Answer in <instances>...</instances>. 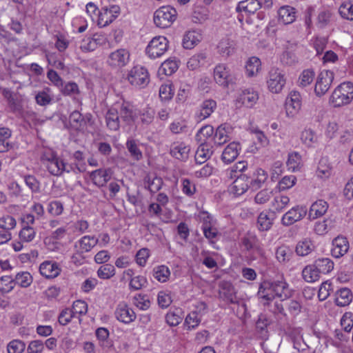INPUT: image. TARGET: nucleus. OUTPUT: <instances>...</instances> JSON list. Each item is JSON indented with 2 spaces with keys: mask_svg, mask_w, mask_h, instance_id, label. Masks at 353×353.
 <instances>
[{
  "mask_svg": "<svg viewBox=\"0 0 353 353\" xmlns=\"http://www.w3.org/2000/svg\"><path fill=\"white\" fill-rule=\"evenodd\" d=\"M41 161L47 170L54 176H60L63 172L84 171L83 165L79 164L74 165L72 163H66L53 151L45 152L41 157Z\"/></svg>",
  "mask_w": 353,
  "mask_h": 353,
  "instance_id": "1",
  "label": "nucleus"
},
{
  "mask_svg": "<svg viewBox=\"0 0 353 353\" xmlns=\"http://www.w3.org/2000/svg\"><path fill=\"white\" fill-rule=\"evenodd\" d=\"M353 100V83L350 81L341 83L332 92L330 103L334 107L350 104Z\"/></svg>",
  "mask_w": 353,
  "mask_h": 353,
  "instance_id": "2",
  "label": "nucleus"
},
{
  "mask_svg": "<svg viewBox=\"0 0 353 353\" xmlns=\"http://www.w3.org/2000/svg\"><path fill=\"white\" fill-rule=\"evenodd\" d=\"M126 80L134 88L142 89L148 85L150 74L145 68L137 65L128 71Z\"/></svg>",
  "mask_w": 353,
  "mask_h": 353,
  "instance_id": "3",
  "label": "nucleus"
},
{
  "mask_svg": "<svg viewBox=\"0 0 353 353\" xmlns=\"http://www.w3.org/2000/svg\"><path fill=\"white\" fill-rule=\"evenodd\" d=\"M287 82L285 73L278 68H272L268 74L266 85L268 90L272 94H280Z\"/></svg>",
  "mask_w": 353,
  "mask_h": 353,
  "instance_id": "4",
  "label": "nucleus"
},
{
  "mask_svg": "<svg viewBox=\"0 0 353 353\" xmlns=\"http://www.w3.org/2000/svg\"><path fill=\"white\" fill-rule=\"evenodd\" d=\"M169 48V41L164 36L153 37L145 48V54L151 59L162 57Z\"/></svg>",
  "mask_w": 353,
  "mask_h": 353,
  "instance_id": "5",
  "label": "nucleus"
},
{
  "mask_svg": "<svg viewBox=\"0 0 353 353\" xmlns=\"http://www.w3.org/2000/svg\"><path fill=\"white\" fill-rule=\"evenodd\" d=\"M176 10L171 6H161L154 13V23L161 28L170 27L176 20Z\"/></svg>",
  "mask_w": 353,
  "mask_h": 353,
  "instance_id": "6",
  "label": "nucleus"
},
{
  "mask_svg": "<svg viewBox=\"0 0 353 353\" xmlns=\"http://www.w3.org/2000/svg\"><path fill=\"white\" fill-rule=\"evenodd\" d=\"M130 61V52L125 48H119L108 54L106 63L112 69L119 70L125 67Z\"/></svg>",
  "mask_w": 353,
  "mask_h": 353,
  "instance_id": "7",
  "label": "nucleus"
},
{
  "mask_svg": "<svg viewBox=\"0 0 353 353\" xmlns=\"http://www.w3.org/2000/svg\"><path fill=\"white\" fill-rule=\"evenodd\" d=\"M120 12V7L117 5L104 6L98 12L96 23L100 28L106 27L119 17Z\"/></svg>",
  "mask_w": 353,
  "mask_h": 353,
  "instance_id": "8",
  "label": "nucleus"
},
{
  "mask_svg": "<svg viewBox=\"0 0 353 353\" xmlns=\"http://www.w3.org/2000/svg\"><path fill=\"white\" fill-rule=\"evenodd\" d=\"M284 108L286 117L290 119L294 118L301 108V94L295 90L291 91L285 99Z\"/></svg>",
  "mask_w": 353,
  "mask_h": 353,
  "instance_id": "9",
  "label": "nucleus"
},
{
  "mask_svg": "<svg viewBox=\"0 0 353 353\" xmlns=\"http://www.w3.org/2000/svg\"><path fill=\"white\" fill-rule=\"evenodd\" d=\"M258 100V92L252 88H247L239 93L235 100V104L236 107L244 106L252 108L257 103Z\"/></svg>",
  "mask_w": 353,
  "mask_h": 353,
  "instance_id": "10",
  "label": "nucleus"
},
{
  "mask_svg": "<svg viewBox=\"0 0 353 353\" xmlns=\"http://www.w3.org/2000/svg\"><path fill=\"white\" fill-rule=\"evenodd\" d=\"M213 77L216 83L223 87H228L232 81L230 68L223 63L216 65L213 71Z\"/></svg>",
  "mask_w": 353,
  "mask_h": 353,
  "instance_id": "11",
  "label": "nucleus"
},
{
  "mask_svg": "<svg viewBox=\"0 0 353 353\" xmlns=\"http://www.w3.org/2000/svg\"><path fill=\"white\" fill-rule=\"evenodd\" d=\"M334 79V73L330 70L321 71L315 84L314 92L317 96H323L329 90Z\"/></svg>",
  "mask_w": 353,
  "mask_h": 353,
  "instance_id": "12",
  "label": "nucleus"
},
{
  "mask_svg": "<svg viewBox=\"0 0 353 353\" xmlns=\"http://www.w3.org/2000/svg\"><path fill=\"white\" fill-rule=\"evenodd\" d=\"M115 318L120 322L129 324L136 319L134 310L124 301L120 302L114 311Z\"/></svg>",
  "mask_w": 353,
  "mask_h": 353,
  "instance_id": "13",
  "label": "nucleus"
},
{
  "mask_svg": "<svg viewBox=\"0 0 353 353\" xmlns=\"http://www.w3.org/2000/svg\"><path fill=\"white\" fill-rule=\"evenodd\" d=\"M307 214V208L303 205H296L283 214L281 222L284 225H290L301 220Z\"/></svg>",
  "mask_w": 353,
  "mask_h": 353,
  "instance_id": "14",
  "label": "nucleus"
},
{
  "mask_svg": "<svg viewBox=\"0 0 353 353\" xmlns=\"http://www.w3.org/2000/svg\"><path fill=\"white\" fill-rule=\"evenodd\" d=\"M98 243L99 240L95 236L85 235L74 243V249L78 254H83L90 252Z\"/></svg>",
  "mask_w": 353,
  "mask_h": 353,
  "instance_id": "15",
  "label": "nucleus"
},
{
  "mask_svg": "<svg viewBox=\"0 0 353 353\" xmlns=\"http://www.w3.org/2000/svg\"><path fill=\"white\" fill-rule=\"evenodd\" d=\"M274 281H265L260 285L258 296L264 305L269 304V302L276 297Z\"/></svg>",
  "mask_w": 353,
  "mask_h": 353,
  "instance_id": "16",
  "label": "nucleus"
},
{
  "mask_svg": "<svg viewBox=\"0 0 353 353\" xmlns=\"http://www.w3.org/2000/svg\"><path fill=\"white\" fill-rule=\"evenodd\" d=\"M250 178L247 175L240 174L230 186L229 191L235 196H241L248 191L250 187Z\"/></svg>",
  "mask_w": 353,
  "mask_h": 353,
  "instance_id": "17",
  "label": "nucleus"
},
{
  "mask_svg": "<svg viewBox=\"0 0 353 353\" xmlns=\"http://www.w3.org/2000/svg\"><path fill=\"white\" fill-rule=\"evenodd\" d=\"M350 245L347 239L343 236L334 238L332 243L331 254L334 258L339 259L348 251Z\"/></svg>",
  "mask_w": 353,
  "mask_h": 353,
  "instance_id": "18",
  "label": "nucleus"
},
{
  "mask_svg": "<svg viewBox=\"0 0 353 353\" xmlns=\"http://www.w3.org/2000/svg\"><path fill=\"white\" fill-rule=\"evenodd\" d=\"M113 172L110 168H101L91 172L90 179L98 187H103L111 179Z\"/></svg>",
  "mask_w": 353,
  "mask_h": 353,
  "instance_id": "19",
  "label": "nucleus"
},
{
  "mask_svg": "<svg viewBox=\"0 0 353 353\" xmlns=\"http://www.w3.org/2000/svg\"><path fill=\"white\" fill-rule=\"evenodd\" d=\"M116 105H119L117 107L120 118L126 123L130 124L135 121L137 118V111L134 108L133 105L125 102H117Z\"/></svg>",
  "mask_w": 353,
  "mask_h": 353,
  "instance_id": "20",
  "label": "nucleus"
},
{
  "mask_svg": "<svg viewBox=\"0 0 353 353\" xmlns=\"http://www.w3.org/2000/svg\"><path fill=\"white\" fill-rule=\"evenodd\" d=\"M216 108V102L213 99L204 100L196 113V119L198 122H201L210 117Z\"/></svg>",
  "mask_w": 353,
  "mask_h": 353,
  "instance_id": "21",
  "label": "nucleus"
},
{
  "mask_svg": "<svg viewBox=\"0 0 353 353\" xmlns=\"http://www.w3.org/2000/svg\"><path fill=\"white\" fill-rule=\"evenodd\" d=\"M109 331L107 328L99 327L96 330V336L99 345L105 353H113L114 352L113 343L109 339Z\"/></svg>",
  "mask_w": 353,
  "mask_h": 353,
  "instance_id": "22",
  "label": "nucleus"
},
{
  "mask_svg": "<svg viewBox=\"0 0 353 353\" xmlns=\"http://www.w3.org/2000/svg\"><path fill=\"white\" fill-rule=\"evenodd\" d=\"M190 152V146L184 142H174L170 147V154L181 161H185L188 158Z\"/></svg>",
  "mask_w": 353,
  "mask_h": 353,
  "instance_id": "23",
  "label": "nucleus"
},
{
  "mask_svg": "<svg viewBox=\"0 0 353 353\" xmlns=\"http://www.w3.org/2000/svg\"><path fill=\"white\" fill-rule=\"evenodd\" d=\"M235 41L228 37L222 39L217 45V52L224 59L232 56L235 52Z\"/></svg>",
  "mask_w": 353,
  "mask_h": 353,
  "instance_id": "24",
  "label": "nucleus"
},
{
  "mask_svg": "<svg viewBox=\"0 0 353 353\" xmlns=\"http://www.w3.org/2000/svg\"><path fill=\"white\" fill-rule=\"evenodd\" d=\"M41 275L48 279L57 277L61 272V268L55 261H45L39 266Z\"/></svg>",
  "mask_w": 353,
  "mask_h": 353,
  "instance_id": "25",
  "label": "nucleus"
},
{
  "mask_svg": "<svg viewBox=\"0 0 353 353\" xmlns=\"http://www.w3.org/2000/svg\"><path fill=\"white\" fill-rule=\"evenodd\" d=\"M328 209V203L323 199H319L311 205L309 212L308 218L311 220L316 219L323 216Z\"/></svg>",
  "mask_w": 353,
  "mask_h": 353,
  "instance_id": "26",
  "label": "nucleus"
},
{
  "mask_svg": "<svg viewBox=\"0 0 353 353\" xmlns=\"http://www.w3.org/2000/svg\"><path fill=\"white\" fill-rule=\"evenodd\" d=\"M203 37L200 31L190 30L185 33L182 40L183 47L185 49H192L202 40Z\"/></svg>",
  "mask_w": 353,
  "mask_h": 353,
  "instance_id": "27",
  "label": "nucleus"
},
{
  "mask_svg": "<svg viewBox=\"0 0 353 353\" xmlns=\"http://www.w3.org/2000/svg\"><path fill=\"white\" fill-rule=\"evenodd\" d=\"M90 118L83 117L79 111H73L69 117V123L72 128L78 131H85Z\"/></svg>",
  "mask_w": 353,
  "mask_h": 353,
  "instance_id": "28",
  "label": "nucleus"
},
{
  "mask_svg": "<svg viewBox=\"0 0 353 353\" xmlns=\"http://www.w3.org/2000/svg\"><path fill=\"white\" fill-rule=\"evenodd\" d=\"M117 107H119V105L114 103L108 109L105 114L106 125L111 130H117L119 128L120 115Z\"/></svg>",
  "mask_w": 353,
  "mask_h": 353,
  "instance_id": "29",
  "label": "nucleus"
},
{
  "mask_svg": "<svg viewBox=\"0 0 353 353\" xmlns=\"http://www.w3.org/2000/svg\"><path fill=\"white\" fill-rule=\"evenodd\" d=\"M241 147L239 143H230L223 151L221 159L225 163L234 161L239 154Z\"/></svg>",
  "mask_w": 353,
  "mask_h": 353,
  "instance_id": "30",
  "label": "nucleus"
},
{
  "mask_svg": "<svg viewBox=\"0 0 353 353\" xmlns=\"http://www.w3.org/2000/svg\"><path fill=\"white\" fill-rule=\"evenodd\" d=\"M180 61L176 58H169L164 61L159 68V75L170 76L177 71Z\"/></svg>",
  "mask_w": 353,
  "mask_h": 353,
  "instance_id": "31",
  "label": "nucleus"
},
{
  "mask_svg": "<svg viewBox=\"0 0 353 353\" xmlns=\"http://www.w3.org/2000/svg\"><path fill=\"white\" fill-rule=\"evenodd\" d=\"M232 128L228 124L219 125L215 132V142L219 144H223L231 139Z\"/></svg>",
  "mask_w": 353,
  "mask_h": 353,
  "instance_id": "32",
  "label": "nucleus"
},
{
  "mask_svg": "<svg viewBox=\"0 0 353 353\" xmlns=\"http://www.w3.org/2000/svg\"><path fill=\"white\" fill-rule=\"evenodd\" d=\"M245 74L248 77H256L261 70V61L256 57H250L245 64Z\"/></svg>",
  "mask_w": 353,
  "mask_h": 353,
  "instance_id": "33",
  "label": "nucleus"
},
{
  "mask_svg": "<svg viewBox=\"0 0 353 353\" xmlns=\"http://www.w3.org/2000/svg\"><path fill=\"white\" fill-rule=\"evenodd\" d=\"M211 143H200L195 154V161L197 163H205L212 154Z\"/></svg>",
  "mask_w": 353,
  "mask_h": 353,
  "instance_id": "34",
  "label": "nucleus"
},
{
  "mask_svg": "<svg viewBox=\"0 0 353 353\" xmlns=\"http://www.w3.org/2000/svg\"><path fill=\"white\" fill-rule=\"evenodd\" d=\"M334 226V220L329 217L316 222L314 226V231L316 234L323 236L328 233Z\"/></svg>",
  "mask_w": 353,
  "mask_h": 353,
  "instance_id": "35",
  "label": "nucleus"
},
{
  "mask_svg": "<svg viewBox=\"0 0 353 353\" xmlns=\"http://www.w3.org/2000/svg\"><path fill=\"white\" fill-rule=\"evenodd\" d=\"M303 165L302 157L298 152H290L288 154L286 165L288 170L296 172L301 170Z\"/></svg>",
  "mask_w": 353,
  "mask_h": 353,
  "instance_id": "36",
  "label": "nucleus"
},
{
  "mask_svg": "<svg viewBox=\"0 0 353 353\" xmlns=\"http://www.w3.org/2000/svg\"><path fill=\"white\" fill-rule=\"evenodd\" d=\"M279 20L284 24H290L296 19V11L293 7L283 6L278 11Z\"/></svg>",
  "mask_w": 353,
  "mask_h": 353,
  "instance_id": "37",
  "label": "nucleus"
},
{
  "mask_svg": "<svg viewBox=\"0 0 353 353\" xmlns=\"http://www.w3.org/2000/svg\"><path fill=\"white\" fill-rule=\"evenodd\" d=\"M274 283L276 297L281 301L288 299L292 296V292L284 280L274 281Z\"/></svg>",
  "mask_w": 353,
  "mask_h": 353,
  "instance_id": "38",
  "label": "nucleus"
},
{
  "mask_svg": "<svg viewBox=\"0 0 353 353\" xmlns=\"http://www.w3.org/2000/svg\"><path fill=\"white\" fill-rule=\"evenodd\" d=\"M290 201V198L286 195H276L271 202V208L274 212H281L288 207Z\"/></svg>",
  "mask_w": 353,
  "mask_h": 353,
  "instance_id": "39",
  "label": "nucleus"
},
{
  "mask_svg": "<svg viewBox=\"0 0 353 353\" xmlns=\"http://www.w3.org/2000/svg\"><path fill=\"white\" fill-rule=\"evenodd\" d=\"M214 134V128L207 125L202 127L196 134V140L199 143H211Z\"/></svg>",
  "mask_w": 353,
  "mask_h": 353,
  "instance_id": "40",
  "label": "nucleus"
},
{
  "mask_svg": "<svg viewBox=\"0 0 353 353\" xmlns=\"http://www.w3.org/2000/svg\"><path fill=\"white\" fill-rule=\"evenodd\" d=\"M260 9L258 0H243L240 1L236 8L237 12H244L248 14H253Z\"/></svg>",
  "mask_w": 353,
  "mask_h": 353,
  "instance_id": "41",
  "label": "nucleus"
},
{
  "mask_svg": "<svg viewBox=\"0 0 353 353\" xmlns=\"http://www.w3.org/2000/svg\"><path fill=\"white\" fill-rule=\"evenodd\" d=\"M332 173L331 165L328 163L327 159H321L316 172V176L321 179L326 180L329 179Z\"/></svg>",
  "mask_w": 353,
  "mask_h": 353,
  "instance_id": "42",
  "label": "nucleus"
},
{
  "mask_svg": "<svg viewBox=\"0 0 353 353\" xmlns=\"http://www.w3.org/2000/svg\"><path fill=\"white\" fill-rule=\"evenodd\" d=\"M303 279L307 283H314L320 279L321 274L315 264L305 266L302 271Z\"/></svg>",
  "mask_w": 353,
  "mask_h": 353,
  "instance_id": "43",
  "label": "nucleus"
},
{
  "mask_svg": "<svg viewBox=\"0 0 353 353\" xmlns=\"http://www.w3.org/2000/svg\"><path fill=\"white\" fill-rule=\"evenodd\" d=\"M268 179V173L261 168H257L252 174L250 187L253 189L260 188Z\"/></svg>",
  "mask_w": 353,
  "mask_h": 353,
  "instance_id": "44",
  "label": "nucleus"
},
{
  "mask_svg": "<svg viewBox=\"0 0 353 353\" xmlns=\"http://www.w3.org/2000/svg\"><path fill=\"white\" fill-rule=\"evenodd\" d=\"M352 300V294L350 289L344 288L337 291L336 294L335 302L339 306H345L349 305Z\"/></svg>",
  "mask_w": 353,
  "mask_h": 353,
  "instance_id": "45",
  "label": "nucleus"
},
{
  "mask_svg": "<svg viewBox=\"0 0 353 353\" xmlns=\"http://www.w3.org/2000/svg\"><path fill=\"white\" fill-rule=\"evenodd\" d=\"M170 270L169 268L165 265L155 266L153 268V276L161 283L167 282L170 276Z\"/></svg>",
  "mask_w": 353,
  "mask_h": 353,
  "instance_id": "46",
  "label": "nucleus"
},
{
  "mask_svg": "<svg viewBox=\"0 0 353 353\" xmlns=\"http://www.w3.org/2000/svg\"><path fill=\"white\" fill-rule=\"evenodd\" d=\"M301 142L307 147L314 146L318 141L316 132L310 128H305L301 133Z\"/></svg>",
  "mask_w": 353,
  "mask_h": 353,
  "instance_id": "47",
  "label": "nucleus"
},
{
  "mask_svg": "<svg viewBox=\"0 0 353 353\" xmlns=\"http://www.w3.org/2000/svg\"><path fill=\"white\" fill-rule=\"evenodd\" d=\"M274 219L267 212H262L257 219V228L260 231H268L273 225Z\"/></svg>",
  "mask_w": 353,
  "mask_h": 353,
  "instance_id": "48",
  "label": "nucleus"
},
{
  "mask_svg": "<svg viewBox=\"0 0 353 353\" xmlns=\"http://www.w3.org/2000/svg\"><path fill=\"white\" fill-rule=\"evenodd\" d=\"M314 249L312 241L309 239H304L298 242L296 246V252L298 255L304 256L308 255Z\"/></svg>",
  "mask_w": 353,
  "mask_h": 353,
  "instance_id": "49",
  "label": "nucleus"
},
{
  "mask_svg": "<svg viewBox=\"0 0 353 353\" xmlns=\"http://www.w3.org/2000/svg\"><path fill=\"white\" fill-rule=\"evenodd\" d=\"M53 98V94L50 88H45L42 90L39 91L35 95V100L39 105H47L50 103Z\"/></svg>",
  "mask_w": 353,
  "mask_h": 353,
  "instance_id": "50",
  "label": "nucleus"
},
{
  "mask_svg": "<svg viewBox=\"0 0 353 353\" xmlns=\"http://www.w3.org/2000/svg\"><path fill=\"white\" fill-rule=\"evenodd\" d=\"M145 187L151 192H157L162 186L163 181L161 177L154 175H148L144 179Z\"/></svg>",
  "mask_w": 353,
  "mask_h": 353,
  "instance_id": "51",
  "label": "nucleus"
},
{
  "mask_svg": "<svg viewBox=\"0 0 353 353\" xmlns=\"http://www.w3.org/2000/svg\"><path fill=\"white\" fill-rule=\"evenodd\" d=\"M290 43L288 42H285V44H282L285 49L279 55L280 61L282 63L285 65H292L298 61L297 57L296 55L289 50L288 46Z\"/></svg>",
  "mask_w": 353,
  "mask_h": 353,
  "instance_id": "52",
  "label": "nucleus"
},
{
  "mask_svg": "<svg viewBox=\"0 0 353 353\" xmlns=\"http://www.w3.org/2000/svg\"><path fill=\"white\" fill-rule=\"evenodd\" d=\"M320 274H328L334 269V262L329 258L318 259L314 262Z\"/></svg>",
  "mask_w": 353,
  "mask_h": 353,
  "instance_id": "53",
  "label": "nucleus"
},
{
  "mask_svg": "<svg viewBox=\"0 0 353 353\" xmlns=\"http://www.w3.org/2000/svg\"><path fill=\"white\" fill-rule=\"evenodd\" d=\"M182 319V311L179 308L170 310L165 316V321L170 326L178 325L181 322Z\"/></svg>",
  "mask_w": 353,
  "mask_h": 353,
  "instance_id": "54",
  "label": "nucleus"
},
{
  "mask_svg": "<svg viewBox=\"0 0 353 353\" xmlns=\"http://www.w3.org/2000/svg\"><path fill=\"white\" fill-rule=\"evenodd\" d=\"M36 230L32 226H21L19 232V239L25 243H29L34 240L36 236Z\"/></svg>",
  "mask_w": 353,
  "mask_h": 353,
  "instance_id": "55",
  "label": "nucleus"
},
{
  "mask_svg": "<svg viewBox=\"0 0 353 353\" xmlns=\"http://www.w3.org/2000/svg\"><path fill=\"white\" fill-rule=\"evenodd\" d=\"M97 276L101 279H110L116 274L115 267L107 263L99 267L97 272Z\"/></svg>",
  "mask_w": 353,
  "mask_h": 353,
  "instance_id": "56",
  "label": "nucleus"
},
{
  "mask_svg": "<svg viewBox=\"0 0 353 353\" xmlns=\"http://www.w3.org/2000/svg\"><path fill=\"white\" fill-rule=\"evenodd\" d=\"M61 92L63 94L70 96L74 99H77L81 94L79 85L72 81L65 83L63 85Z\"/></svg>",
  "mask_w": 353,
  "mask_h": 353,
  "instance_id": "57",
  "label": "nucleus"
},
{
  "mask_svg": "<svg viewBox=\"0 0 353 353\" xmlns=\"http://www.w3.org/2000/svg\"><path fill=\"white\" fill-rule=\"evenodd\" d=\"M248 163L245 161H239L234 165L231 166L230 168L227 169L225 171V174L230 179H233L237 177L240 174H242L241 172L245 171L247 169Z\"/></svg>",
  "mask_w": 353,
  "mask_h": 353,
  "instance_id": "58",
  "label": "nucleus"
},
{
  "mask_svg": "<svg viewBox=\"0 0 353 353\" xmlns=\"http://www.w3.org/2000/svg\"><path fill=\"white\" fill-rule=\"evenodd\" d=\"M292 255L290 248L285 245L279 246L275 251V256L279 263H286L290 261Z\"/></svg>",
  "mask_w": 353,
  "mask_h": 353,
  "instance_id": "59",
  "label": "nucleus"
},
{
  "mask_svg": "<svg viewBox=\"0 0 353 353\" xmlns=\"http://www.w3.org/2000/svg\"><path fill=\"white\" fill-rule=\"evenodd\" d=\"M147 285V278L143 275H136L129 281V288L132 291L139 290L145 288Z\"/></svg>",
  "mask_w": 353,
  "mask_h": 353,
  "instance_id": "60",
  "label": "nucleus"
},
{
  "mask_svg": "<svg viewBox=\"0 0 353 353\" xmlns=\"http://www.w3.org/2000/svg\"><path fill=\"white\" fill-rule=\"evenodd\" d=\"M150 251L146 248L139 250L134 257L135 262L139 267L143 268L146 265L148 259L150 256Z\"/></svg>",
  "mask_w": 353,
  "mask_h": 353,
  "instance_id": "61",
  "label": "nucleus"
},
{
  "mask_svg": "<svg viewBox=\"0 0 353 353\" xmlns=\"http://www.w3.org/2000/svg\"><path fill=\"white\" fill-rule=\"evenodd\" d=\"M17 226L16 219L10 215H4L0 217V229L10 232L14 230Z\"/></svg>",
  "mask_w": 353,
  "mask_h": 353,
  "instance_id": "62",
  "label": "nucleus"
},
{
  "mask_svg": "<svg viewBox=\"0 0 353 353\" xmlns=\"http://www.w3.org/2000/svg\"><path fill=\"white\" fill-rule=\"evenodd\" d=\"M314 72L311 69L304 70L299 75L298 84L301 87H306L310 85L314 79Z\"/></svg>",
  "mask_w": 353,
  "mask_h": 353,
  "instance_id": "63",
  "label": "nucleus"
},
{
  "mask_svg": "<svg viewBox=\"0 0 353 353\" xmlns=\"http://www.w3.org/2000/svg\"><path fill=\"white\" fill-rule=\"evenodd\" d=\"M339 12L342 18L353 21V3L350 1L343 3L339 8Z\"/></svg>",
  "mask_w": 353,
  "mask_h": 353,
  "instance_id": "64",
  "label": "nucleus"
}]
</instances>
